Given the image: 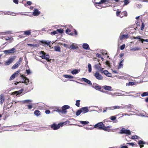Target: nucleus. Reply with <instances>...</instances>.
Masks as SVG:
<instances>
[{
	"mask_svg": "<svg viewBox=\"0 0 148 148\" xmlns=\"http://www.w3.org/2000/svg\"><path fill=\"white\" fill-rule=\"evenodd\" d=\"M111 126H108L106 127L102 122H99L94 125V127L95 128L98 130H102L104 131L110 132V129Z\"/></svg>",
	"mask_w": 148,
	"mask_h": 148,
	"instance_id": "f257e3e1",
	"label": "nucleus"
},
{
	"mask_svg": "<svg viewBox=\"0 0 148 148\" xmlns=\"http://www.w3.org/2000/svg\"><path fill=\"white\" fill-rule=\"evenodd\" d=\"M112 1H109L108 0H101L99 2H95L96 4L95 6L99 9H101L102 8L101 6V4L105 3V4H107L108 3H111Z\"/></svg>",
	"mask_w": 148,
	"mask_h": 148,
	"instance_id": "f03ea898",
	"label": "nucleus"
},
{
	"mask_svg": "<svg viewBox=\"0 0 148 148\" xmlns=\"http://www.w3.org/2000/svg\"><path fill=\"white\" fill-rule=\"evenodd\" d=\"M39 56L42 59H44L47 60L48 62L50 61V60L49 58L50 57L48 54H47L43 51H40L39 53Z\"/></svg>",
	"mask_w": 148,
	"mask_h": 148,
	"instance_id": "7ed1b4c3",
	"label": "nucleus"
},
{
	"mask_svg": "<svg viewBox=\"0 0 148 148\" xmlns=\"http://www.w3.org/2000/svg\"><path fill=\"white\" fill-rule=\"evenodd\" d=\"M64 123H60L58 124H57L55 123L50 125V127L54 130H56L59 129L60 127H62Z\"/></svg>",
	"mask_w": 148,
	"mask_h": 148,
	"instance_id": "20e7f679",
	"label": "nucleus"
},
{
	"mask_svg": "<svg viewBox=\"0 0 148 148\" xmlns=\"http://www.w3.org/2000/svg\"><path fill=\"white\" fill-rule=\"evenodd\" d=\"M66 34L71 36L74 34L76 35H77L76 30L74 28H67L66 30Z\"/></svg>",
	"mask_w": 148,
	"mask_h": 148,
	"instance_id": "39448f33",
	"label": "nucleus"
},
{
	"mask_svg": "<svg viewBox=\"0 0 148 148\" xmlns=\"http://www.w3.org/2000/svg\"><path fill=\"white\" fill-rule=\"evenodd\" d=\"M120 134H126L128 135L131 134V131L130 130L127 129H125L124 128H122L120 130L119 132Z\"/></svg>",
	"mask_w": 148,
	"mask_h": 148,
	"instance_id": "423d86ee",
	"label": "nucleus"
},
{
	"mask_svg": "<svg viewBox=\"0 0 148 148\" xmlns=\"http://www.w3.org/2000/svg\"><path fill=\"white\" fill-rule=\"evenodd\" d=\"M15 58V56H13L11 58H9L8 60L5 62V65L6 66L10 65L14 61Z\"/></svg>",
	"mask_w": 148,
	"mask_h": 148,
	"instance_id": "0eeeda50",
	"label": "nucleus"
},
{
	"mask_svg": "<svg viewBox=\"0 0 148 148\" xmlns=\"http://www.w3.org/2000/svg\"><path fill=\"white\" fill-rule=\"evenodd\" d=\"M93 87L97 90H99L103 92H105L103 91V89H102V87L101 86L96 83H94L93 84Z\"/></svg>",
	"mask_w": 148,
	"mask_h": 148,
	"instance_id": "6e6552de",
	"label": "nucleus"
},
{
	"mask_svg": "<svg viewBox=\"0 0 148 148\" xmlns=\"http://www.w3.org/2000/svg\"><path fill=\"white\" fill-rule=\"evenodd\" d=\"M69 108L70 106L68 105H64L63 106L61 110V113L66 114L67 112L66 110Z\"/></svg>",
	"mask_w": 148,
	"mask_h": 148,
	"instance_id": "1a4fd4ad",
	"label": "nucleus"
},
{
	"mask_svg": "<svg viewBox=\"0 0 148 148\" xmlns=\"http://www.w3.org/2000/svg\"><path fill=\"white\" fill-rule=\"evenodd\" d=\"M94 75L95 78L98 80H102L103 79V77L98 71H96Z\"/></svg>",
	"mask_w": 148,
	"mask_h": 148,
	"instance_id": "9d476101",
	"label": "nucleus"
},
{
	"mask_svg": "<svg viewBox=\"0 0 148 148\" xmlns=\"http://www.w3.org/2000/svg\"><path fill=\"white\" fill-rule=\"evenodd\" d=\"M15 49L13 48L12 49L8 50H5L3 51L4 53L6 54L14 53L15 52L14 50Z\"/></svg>",
	"mask_w": 148,
	"mask_h": 148,
	"instance_id": "9b49d317",
	"label": "nucleus"
},
{
	"mask_svg": "<svg viewBox=\"0 0 148 148\" xmlns=\"http://www.w3.org/2000/svg\"><path fill=\"white\" fill-rule=\"evenodd\" d=\"M51 41L49 40L44 41L43 40H41L39 41V42L42 44H45L47 45H49V47L51 48V46L50 45L51 43Z\"/></svg>",
	"mask_w": 148,
	"mask_h": 148,
	"instance_id": "f8f14e48",
	"label": "nucleus"
},
{
	"mask_svg": "<svg viewBox=\"0 0 148 148\" xmlns=\"http://www.w3.org/2000/svg\"><path fill=\"white\" fill-rule=\"evenodd\" d=\"M53 27H55V28H60L62 27H66V28H68L69 27L70 28H73V27L70 25H55L53 26Z\"/></svg>",
	"mask_w": 148,
	"mask_h": 148,
	"instance_id": "ddd939ff",
	"label": "nucleus"
},
{
	"mask_svg": "<svg viewBox=\"0 0 148 148\" xmlns=\"http://www.w3.org/2000/svg\"><path fill=\"white\" fill-rule=\"evenodd\" d=\"M21 77H22L23 81H22V83H25L27 84L29 82V79L25 76H24L23 75H21Z\"/></svg>",
	"mask_w": 148,
	"mask_h": 148,
	"instance_id": "4468645a",
	"label": "nucleus"
},
{
	"mask_svg": "<svg viewBox=\"0 0 148 148\" xmlns=\"http://www.w3.org/2000/svg\"><path fill=\"white\" fill-rule=\"evenodd\" d=\"M101 64L99 63L98 64H95V67L96 69L99 70L101 72L103 71V69L101 67Z\"/></svg>",
	"mask_w": 148,
	"mask_h": 148,
	"instance_id": "2eb2a0df",
	"label": "nucleus"
},
{
	"mask_svg": "<svg viewBox=\"0 0 148 148\" xmlns=\"http://www.w3.org/2000/svg\"><path fill=\"white\" fill-rule=\"evenodd\" d=\"M82 114H85L89 111V110L88 107H82L80 109Z\"/></svg>",
	"mask_w": 148,
	"mask_h": 148,
	"instance_id": "dca6fc26",
	"label": "nucleus"
},
{
	"mask_svg": "<svg viewBox=\"0 0 148 148\" xmlns=\"http://www.w3.org/2000/svg\"><path fill=\"white\" fill-rule=\"evenodd\" d=\"M102 89H103L106 90L111 91L112 90V87L110 86H103L102 87Z\"/></svg>",
	"mask_w": 148,
	"mask_h": 148,
	"instance_id": "f3484780",
	"label": "nucleus"
},
{
	"mask_svg": "<svg viewBox=\"0 0 148 148\" xmlns=\"http://www.w3.org/2000/svg\"><path fill=\"white\" fill-rule=\"evenodd\" d=\"M146 144V142L142 141V140H140L138 141V144L139 145L140 148H141L144 147V144Z\"/></svg>",
	"mask_w": 148,
	"mask_h": 148,
	"instance_id": "a211bd4d",
	"label": "nucleus"
},
{
	"mask_svg": "<svg viewBox=\"0 0 148 148\" xmlns=\"http://www.w3.org/2000/svg\"><path fill=\"white\" fill-rule=\"evenodd\" d=\"M5 98L3 95L1 94L0 95V103L1 105H2L4 102Z\"/></svg>",
	"mask_w": 148,
	"mask_h": 148,
	"instance_id": "6ab92c4d",
	"label": "nucleus"
},
{
	"mask_svg": "<svg viewBox=\"0 0 148 148\" xmlns=\"http://www.w3.org/2000/svg\"><path fill=\"white\" fill-rule=\"evenodd\" d=\"M82 79L83 81L84 82H86L89 85H92V84L90 80H89L88 79L86 78H82Z\"/></svg>",
	"mask_w": 148,
	"mask_h": 148,
	"instance_id": "aec40b11",
	"label": "nucleus"
},
{
	"mask_svg": "<svg viewBox=\"0 0 148 148\" xmlns=\"http://www.w3.org/2000/svg\"><path fill=\"white\" fill-rule=\"evenodd\" d=\"M11 38L13 39V38L10 37L9 36L3 37L2 38L3 39L5 40H9L10 41L8 42L9 43H10L12 41V40H11Z\"/></svg>",
	"mask_w": 148,
	"mask_h": 148,
	"instance_id": "412c9836",
	"label": "nucleus"
},
{
	"mask_svg": "<svg viewBox=\"0 0 148 148\" xmlns=\"http://www.w3.org/2000/svg\"><path fill=\"white\" fill-rule=\"evenodd\" d=\"M83 48L86 50H88L89 49V46L87 43H84L82 45Z\"/></svg>",
	"mask_w": 148,
	"mask_h": 148,
	"instance_id": "4be33fe9",
	"label": "nucleus"
},
{
	"mask_svg": "<svg viewBox=\"0 0 148 148\" xmlns=\"http://www.w3.org/2000/svg\"><path fill=\"white\" fill-rule=\"evenodd\" d=\"M128 38V36L127 35H123L120 37V39L121 40L123 39L127 38Z\"/></svg>",
	"mask_w": 148,
	"mask_h": 148,
	"instance_id": "5701e85b",
	"label": "nucleus"
},
{
	"mask_svg": "<svg viewBox=\"0 0 148 148\" xmlns=\"http://www.w3.org/2000/svg\"><path fill=\"white\" fill-rule=\"evenodd\" d=\"M54 50L56 51L60 52L61 51L60 48L59 47L55 46L54 47Z\"/></svg>",
	"mask_w": 148,
	"mask_h": 148,
	"instance_id": "b1692460",
	"label": "nucleus"
},
{
	"mask_svg": "<svg viewBox=\"0 0 148 148\" xmlns=\"http://www.w3.org/2000/svg\"><path fill=\"white\" fill-rule=\"evenodd\" d=\"M78 47L74 44L71 45L70 47V48L72 49H77Z\"/></svg>",
	"mask_w": 148,
	"mask_h": 148,
	"instance_id": "393cba45",
	"label": "nucleus"
},
{
	"mask_svg": "<svg viewBox=\"0 0 148 148\" xmlns=\"http://www.w3.org/2000/svg\"><path fill=\"white\" fill-rule=\"evenodd\" d=\"M124 61V60L123 59L120 62L119 66H118V68L119 69L121 68H122L123 66V62Z\"/></svg>",
	"mask_w": 148,
	"mask_h": 148,
	"instance_id": "a878e982",
	"label": "nucleus"
},
{
	"mask_svg": "<svg viewBox=\"0 0 148 148\" xmlns=\"http://www.w3.org/2000/svg\"><path fill=\"white\" fill-rule=\"evenodd\" d=\"M88 72L89 73H90L92 71V67L91 65L90 64H88Z\"/></svg>",
	"mask_w": 148,
	"mask_h": 148,
	"instance_id": "bb28decb",
	"label": "nucleus"
},
{
	"mask_svg": "<svg viewBox=\"0 0 148 148\" xmlns=\"http://www.w3.org/2000/svg\"><path fill=\"white\" fill-rule=\"evenodd\" d=\"M63 76L64 77L66 78H73V77L72 75H64Z\"/></svg>",
	"mask_w": 148,
	"mask_h": 148,
	"instance_id": "cd10ccee",
	"label": "nucleus"
},
{
	"mask_svg": "<svg viewBox=\"0 0 148 148\" xmlns=\"http://www.w3.org/2000/svg\"><path fill=\"white\" fill-rule=\"evenodd\" d=\"M30 30H27L24 32V34L26 35H29L30 34Z\"/></svg>",
	"mask_w": 148,
	"mask_h": 148,
	"instance_id": "c85d7f7f",
	"label": "nucleus"
},
{
	"mask_svg": "<svg viewBox=\"0 0 148 148\" xmlns=\"http://www.w3.org/2000/svg\"><path fill=\"white\" fill-rule=\"evenodd\" d=\"M133 38L134 39H138L139 40V41H140L141 42H142V40L143 39H141L140 38V36H137L136 37L134 36L133 37Z\"/></svg>",
	"mask_w": 148,
	"mask_h": 148,
	"instance_id": "c756f323",
	"label": "nucleus"
},
{
	"mask_svg": "<svg viewBox=\"0 0 148 148\" xmlns=\"http://www.w3.org/2000/svg\"><path fill=\"white\" fill-rule=\"evenodd\" d=\"M71 73L72 74L75 75L78 73V71L77 69H74L71 72Z\"/></svg>",
	"mask_w": 148,
	"mask_h": 148,
	"instance_id": "7c9ffc66",
	"label": "nucleus"
},
{
	"mask_svg": "<svg viewBox=\"0 0 148 148\" xmlns=\"http://www.w3.org/2000/svg\"><path fill=\"white\" fill-rule=\"evenodd\" d=\"M79 122L81 123L84 125H86L89 123V122L88 121H80Z\"/></svg>",
	"mask_w": 148,
	"mask_h": 148,
	"instance_id": "2f4dec72",
	"label": "nucleus"
},
{
	"mask_svg": "<svg viewBox=\"0 0 148 148\" xmlns=\"http://www.w3.org/2000/svg\"><path fill=\"white\" fill-rule=\"evenodd\" d=\"M123 2L124 3V4L123 5V6H125L127 5L130 3L129 0H124L123 1Z\"/></svg>",
	"mask_w": 148,
	"mask_h": 148,
	"instance_id": "473e14b6",
	"label": "nucleus"
},
{
	"mask_svg": "<svg viewBox=\"0 0 148 148\" xmlns=\"http://www.w3.org/2000/svg\"><path fill=\"white\" fill-rule=\"evenodd\" d=\"M56 31H57V33L62 34L64 32V30L63 29H57L56 30Z\"/></svg>",
	"mask_w": 148,
	"mask_h": 148,
	"instance_id": "72a5a7b5",
	"label": "nucleus"
},
{
	"mask_svg": "<svg viewBox=\"0 0 148 148\" xmlns=\"http://www.w3.org/2000/svg\"><path fill=\"white\" fill-rule=\"evenodd\" d=\"M82 113V112H81V110L80 109L79 110H78L77 111L76 113V115H77V116H78Z\"/></svg>",
	"mask_w": 148,
	"mask_h": 148,
	"instance_id": "f704fd0d",
	"label": "nucleus"
},
{
	"mask_svg": "<svg viewBox=\"0 0 148 148\" xmlns=\"http://www.w3.org/2000/svg\"><path fill=\"white\" fill-rule=\"evenodd\" d=\"M141 96L142 97L146 96H148V92H144L141 95Z\"/></svg>",
	"mask_w": 148,
	"mask_h": 148,
	"instance_id": "c9c22d12",
	"label": "nucleus"
},
{
	"mask_svg": "<svg viewBox=\"0 0 148 148\" xmlns=\"http://www.w3.org/2000/svg\"><path fill=\"white\" fill-rule=\"evenodd\" d=\"M80 100H77L76 101L75 105L78 107H79L80 106Z\"/></svg>",
	"mask_w": 148,
	"mask_h": 148,
	"instance_id": "e433bc0d",
	"label": "nucleus"
},
{
	"mask_svg": "<svg viewBox=\"0 0 148 148\" xmlns=\"http://www.w3.org/2000/svg\"><path fill=\"white\" fill-rule=\"evenodd\" d=\"M19 66L16 63L12 67V69H15L17 68Z\"/></svg>",
	"mask_w": 148,
	"mask_h": 148,
	"instance_id": "4c0bfd02",
	"label": "nucleus"
},
{
	"mask_svg": "<svg viewBox=\"0 0 148 148\" xmlns=\"http://www.w3.org/2000/svg\"><path fill=\"white\" fill-rule=\"evenodd\" d=\"M33 15L34 16H37V9H35L32 12Z\"/></svg>",
	"mask_w": 148,
	"mask_h": 148,
	"instance_id": "58836bf2",
	"label": "nucleus"
},
{
	"mask_svg": "<svg viewBox=\"0 0 148 148\" xmlns=\"http://www.w3.org/2000/svg\"><path fill=\"white\" fill-rule=\"evenodd\" d=\"M16 76V75L14 73L10 77V80H11L14 79L15 78Z\"/></svg>",
	"mask_w": 148,
	"mask_h": 148,
	"instance_id": "ea45409f",
	"label": "nucleus"
},
{
	"mask_svg": "<svg viewBox=\"0 0 148 148\" xmlns=\"http://www.w3.org/2000/svg\"><path fill=\"white\" fill-rule=\"evenodd\" d=\"M54 111L57 112L59 113H61V109H59L58 108H56V109L54 110Z\"/></svg>",
	"mask_w": 148,
	"mask_h": 148,
	"instance_id": "a19ab883",
	"label": "nucleus"
},
{
	"mask_svg": "<svg viewBox=\"0 0 148 148\" xmlns=\"http://www.w3.org/2000/svg\"><path fill=\"white\" fill-rule=\"evenodd\" d=\"M32 4V2L31 1H27L26 3V4L25 5V6H26L27 5H30Z\"/></svg>",
	"mask_w": 148,
	"mask_h": 148,
	"instance_id": "79ce46f5",
	"label": "nucleus"
},
{
	"mask_svg": "<svg viewBox=\"0 0 148 148\" xmlns=\"http://www.w3.org/2000/svg\"><path fill=\"white\" fill-rule=\"evenodd\" d=\"M139 137L137 135L133 136L131 138L132 139L134 140L136 139H138Z\"/></svg>",
	"mask_w": 148,
	"mask_h": 148,
	"instance_id": "37998d69",
	"label": "nucleus"
},
{
	"mask_svg": "<svg viewBox=\"0 0 148 148\" xmlns=\"http://www.w3.org/2000/svg\"><path fill=\"white\" fill-rule=\"evenodd\" d=\"M113 110L116 109H119L121 108V107L120 106H113Z\"/></svg>",
	"mask_w": 148,
	"mask_h": 148,
	"instance_id": "c03bdc74",
	"label": "nucleus"
},
{
	"mask_svg": "<svg viewBox=\"0 0 148 148\" xmlns=\"http://www.w3.org/2000/svg\"><path fill=\"white\" fill-rule=\"evenodd\" d=\"M121 14H122L123 15L125 16H127V13L126 12V11H124L122 12L121 13Z\"/></svg>",
	"mask_w": 148,
	"mask_h": 148,
	"instance_id": "a18cd8bd",
	"label": "nucleus"
},
{
	"mask_svg": "<svg viewBox=\"0 0 148 148\" xmlns=\"http://www.w3.org/2000/svg\"><path fill=\"white\" fill-rule=\"evenodd\" d=\"M18 15L28 16H30L31 15H29L28 14H23V13H18Z\"/></svg>",
	"mask_w": 148,
	"mask_h": 148,
	"instance_id": "49530a36",
	"label": "nucleus"
},
{
	"mask_svg": "<svg viewBox=\"0 0 148 148\" xmlns=\"http://www.w3.org/2000/svg\"><path fill=\"white\" fill-rule=\"evenodd\" d=\"M110 119L111 120L113 121L116 119V117L115 116H112L110 117Z\"/></svg>",
	"mask_w": 148,
	"mask_h": 148,
	"instance_id": "de8ad7c7",
	"label": "nucleus"
},
{
	"mask_svg": "<svg viewBox=\"0 0 148 148\" xmlns=\"http://www.w3.org/2000/svg\"><path fill=\"white\" fill-rule=\"evenodd\" d=\"M57 34V32L56 30V31H54L53 32H51V34L52 35H55Z\"/></svg>",
	"mask_w": 148,
	"mask_h": 148,
	"instance_id": "09e8293b",
	"label": "nucleus"
},
{
	"mask_svg": "<svg viewBox=\"0 0 148 148\" xmlns=\"http://www.w3.org/2000/svg\"><path fill=\"white\" fill-rule=\"evenodd\" d=\"M31 101H32L31 100H24L23 102L24 103H28L29 102H31Z\"/></svg>",
	"mask_w": 148,
	"mask_h": 148,
	"instance_id": "8fccbe9b",
	"label": "nucleus"
},
{
	"mask_svg": "<svg viewBox=\"0 0 148 148\" xmlns=\"http://www.w3.org/2000/svg\"><path fill=\"white\" fill-rule=\"evenodd\" d=\"M101 72L104 73L106 75H107L108 73V71L106 70H105Z\"/></svg>",
	"mask_w": 148,
	"mask_h": 148,
	"instance_id": "3c124183",
	"label": "nucleus"
},
{
	"mask_svg": "<svg viewBox=\"0 0 148 148\" xmlns=\"http://www.w3.org/2000/svg\"><path fill=\"white\" fill-rule=\"evenodd\" d=\"M11 32L10 31H7L5 32H3L2 33H3V34H10Z\"/></svg>",
	"mask_w": 148,
	"mask_h": 148,
	"instance_id": "603ef678",
	"label": "nucleus"
},
{
	"mask_svg": "<svg viewBox=\"0 0 148 148\" xmlns=\"http://www.w3.org/2000/svg\"><path fill=\"white\" fill-rule=\"evenodd\" d=\"M125 44H123L120 47V49L121 50H123L124 49L125 47Z\"/></svg>",
	"mask_w": 148,
	"mask_h": 148,
	"instance_id": "864d4df0",
	"label": "nucleus"
},
{
	"mask_svg": "<svg viewBox=\"0 0 148 148\" xmlns=\"http://www.w3.org/2000/svg\"><path fill=\"white\" fill-rule=\"evenodd\" d=\"M26 71L27 74L29 75L30 74L31 72L30 69H27L26 70Z\"/></svg>",
	"mask_w": 148,
	"mask_h": 148,
	"instance_id": "5fc2aeb1",
	"label": "nucleus"
},
{
	"mask_svg": "<svg viewBox=\"0 0 148 148\" xmlns=\"http://www.w3.org/2000/svg\"><path fill=\"white\" fill-rule=\"evenodd\" d=\"M13 2L16 4H18V0H13Z\"/></svg>",
	"mask_w": 148,
	"mask_h": 148,
	"instance_id": "6e6d98bb",
	"label": "nucleus"
},
{
	"mask_svg": "<svg viewBox=\"0 0 148 148\" xmlns=\"http://www.w3.org/2000/svg\"><path fill=\"white\" fill-rule=\"evenodd\" d=\"M27 106L28 108L29 109H31L32 107V105H28Z\"/></svg>",
	"mask_w": 148,
	"mask_h": 148,
	"instance_id": "4d7b16f0",
	"label": "nucleus"
},
{
	"mask_svg": "<svg viewBox=\"0 0 148 148\" xmlns=\"http://www.w3.org/2000/svg\"><path fill=\"white\" fill-rule=\"evenodd\" d=\"M121 12L119 11H117L116 12V15L117 16H119L120 15V13Z\"/></svg>",
	"mask_w": 148,
	"mask_h": 148,
	"instance_id": "13d9d810",
	"label": "nucleus"
},
{
	"mask_svg": "<svg viewBox=\"0 0 148 148\" xmlns=\"http://www.w3.org/2000/svg\"><path fill=\"white\" fill-rule=\"evenodd\" d=\"M96 57H98L99 58H101V55L98 53H97L96 54Z\"/></svg>",
	"mask_w": 148,
	"mask_h": 148,
	"instance_id": "bf43d9fd",
	"label": "nucleus"
},
{
	"mask_svg": "<svg viewBox=\"0 0 148 148\" xmlns=\"http://www.w3.org/2000/svg\"><path fill=\"white\" fill-rule=\"evenodd\" d=\"M19 71H16V72H15L14 74L16 75H19L20 74Z\"/></svg>",
	"mask_w": 148,
	"mask_h": 148,
	"instance_id": "052dcab7",
	"label": "nucleus"
},
{
	"mask_svg": "<svg viewBox=\"0 0 148 148\" xmlns=\"http://www.w3.org/2000/svg\"><path fill=\"white\" fill-rule=\"evenodd\" d=\"M127 144L130 145L131 146H133L134 145H135V144L133 143H127Z\"/></svg>",
	"mask_w": 148,
	"mask_h": 148,
	"instance_id": "680f3d73",
	"label": "nucleus"
},
{
	"mask_svg": "<svg viewBox=\"0 0 148 148\" xmlns=\"http://www.w3.org/2000/svg\"><path fill=\"white\" fill-rule=\"evenodd\" d=\"M45 113L46 114H49L50 113V110H47L45 111Z\"/></svg>",
	"mask_w": 148,
	"mask_h": 148,
	"instance_id": "e2e57ef3",
	"label": "nucleus"
},
{
	"mask_svg": "<svg viewBox=\"0 0 148 148\" xmlns=\"http://www.w3.org/2000/svg\"><path fill=\"white\" fill-rule=\"evenodd\" d=\"M23 60V58L22 57H21L19 58L18 61L19 63H21L22 62V61Z\"/></svg>",
	"mask_w": 148,
	"mask_h": 148,
	"instance_id": "0e129e2a",
	"label": "nucleus"
},
{
	"mask_svg": "<svg viewBox=\"0 0 148 148\" xmlns=\"http://www.w3.org/2000/svg\"><path fill=\"white\" fill-rule=\"evenodd\" d=\"M106 109H111V110H113V107H108V108H107Z\"/></svg>",
	"mask_w": 148,
	"mask_h": 148,
	"instance_id": "69168bd1",
	"label": "nucleus"
},
{
	"mask_svg": "<svg viewBox=\"0 0 148 148\" xmlns=\"http://www.w3.org/2000/svg\"><path fill=\"white\" fill-rule=\"evenodd\" d=\"M145 41L148 42V39H143L142 40V42H143Z\"/></svg>",
	"mask_w": 148,
	"mask_h": 148,
	"instance_id": "338daca9",
	"label": "nucleus"
},
{
	"mask_svg": "<svg viewBox=\"0 0 148 148\" xmlns=\"http://www.w3.org/2000/svg\"><path fill=\"white\" fill-rule=\"evenodd\" d=\"M121 148H128V147L127 146H122Z\"/></svg>",
	"mask_w": 148,
	"mask_h": 148,
	"instance_id": "774afa93",
	"label": "nucleus"
}]
</instances>
